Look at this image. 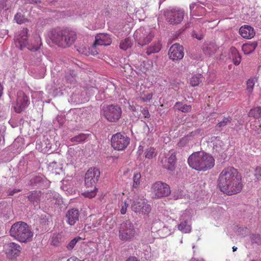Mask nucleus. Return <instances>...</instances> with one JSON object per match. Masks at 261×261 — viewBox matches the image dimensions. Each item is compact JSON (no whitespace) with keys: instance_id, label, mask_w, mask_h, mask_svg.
Listing matches in <instances>:
<instances>
[{"instance_id":"nucleus-1","label":"nucleus","mask_w":261,"mask_h":261,"mask_svg":"<svg viewBox=\"0 0 261 261\" xmlns=\"http://www.w3.org/2000/svg\"><path fill=\"white\" fill-rule=\"evenodd\" d=\"M218 186L220 190L229 195L240 192L242 189L241 177L233 167L224 168L219 176Z\"/></svg>"},{"instance_id":"nucleus-2","label":"nucleus","mask_w":261,"mask_h":261,"mask_svg":"<svg viewBox=\"0 0 261 261\" xmlns=\"http://www.w3.org/2000/svg\"><path fill=\"white\" fill-rule=\"evenodd\" d=\"M188 162L190 167L200 171L210 170L215 165L213 156L209 153L201 151L193 153L189 156Z\"/></svg>"},{"instance_id":"nucleus-3","label":"nucleus","mask_w":261,"mask_h":261,"mask_svg":"<svg viewBox=\"0 0 261 261\" xmlns=\"http://www.w3.org/2000/svg\"><path fill=\"white\" fill-rule=\"evenodd\" d=\"M48 37L58 46L66 48L74 43L76 39V34L74 31L54 29L49 32Z\"/></svg>"},{"instance_id":"nucleus-4","label":"nucleus","mask_w":261,"mask_h":261,"mask_svg":"<svg viewBox=\"0 0 261 261\" xmlns=\"http://www.w3.org/2000/svg\"><path fill=\"white\" fill-rule=\"evenodd\" d=\"M10 234L11 237L22 243L31 241L33 237V232L29 225L21 221L12 225L10 230Z\"/></svg>"},{"instance_id":"nucleus-5","label":"nucleus","mask_w":261,"mask_h":261,"mask_svg":"<svg viewBox=\"0 0 261 261\" xmlns=\"http://www.w3.org/2000/svg\"><path fill=\"white\" fill-rule=\"evenodd\" d=\"M28 30L27 29H23L20 31L19 35L15 39L16 46L21 50L25 47H27L30 50H38L42 44L40 36L37 34H34L33 35L34 41L31 43L32 46H30L28 42Z\"/></svg>"},{"instance_id":"nucleus-6","label":"nucleus","mask_w":261,"mask_h":261,"mask_svg":"<svg viewBox=\"0 0 261 261\" xmlns=\"http://www.w3.org/2000/svg\"><path fill=\"white\" fill-rule=\"evenodd\" d=\"M130 197L132 199L131 209L133 211L144 215L150 213L151 206L143 197L138 196L135 192L130 193Z\"/></svg>"},{"instance_id":"nucleus-7","label":"nucleus","mask_w":261,"mask_h":261,"mask_svg":"<svg viewBox=\"0 0 261 261\" xmlns=\"http://www.w3.org/2000/svg\"><path fill=\"white\" fill-rule=\"evenodd\" d=\"M136 234L134 224L129 220L123 221L119 229V238L124 242L132 241Z\"/></svg>"},{"instance_id":"nucleus-8","label":"nucleus","mask_w":261,"mask_h":261,"mask_svg":"<svg viewBox=\"0 0 261 261\" xmlns=\"http://www.w3.org/2000/svg\"><path fill=\"white\" fill-rule=\"evenodd\" d=\"M121 114V108L115 105L104 106L101 111V115L111 122L117 121L120 118Z\"/></svg>"},{"instance_id":"nucleus-9","label":"nucleus","mask_w":261,"mask_h":261,"mask_svg":"<svg viewBox=\"0 0 261 261\" xmlns=\"http://www.w3.org/2000/svg\"><path fill=\"white\" fill-rule=\"evenodd\" d=\"M134 38L141 46H144L150 43L154 37L151 28L147 27L140 28L134 33Z\"/></svg>"},{"instance_id":"nucleus-10","label":"nucleus","mask_w":261,"mask_h":261,"mask_svg":"<svg viewBox=\"0 0 261 261\" xmlns=\"http://www.w3.org/2000/svg\"><path fill=\"white\" fill-rule=\"evenodd\" d=\"M112 146L115 150H123L129 144V138L124 133H117L112 136Z\"/></svg>"},{"instance_id":"nucleus-11","label":"nucleus","mask_w":261,"mask_h":261,"mask_svg":"<svg viewBox=\"0 0 261 261\" xmlns=\"http://www.w3.org/2000/svg\"><path fill=\"white\" fill-rule=\"evenodd\" d=\"M151 192L153 197L160 198L168 196L170 193V188L167 184L158 181L152 185Z\"/></svg>"},{"instance_id":"nucleus-12","label":"nucleus","mask_w":261,"mask_h":261,"mask_svg":"<svg viewBox=\"0 0 261 261\" xmlns=\"http://www.w3.org/2000/svg\"><path fill=\"white\" fill-rule=\"evenodd\" d=\"M165 16L167 20L170 24H179L184 18V11L178 8H173L171 10H168L165 14Z\"/></svg>"},{"instance_id":"nucleus-13","label":"nucleus","mask_w":261,"mask_h":261,"mask_svg":"<svg viewBox=\"0 0 261 261\" xmlns=\"http://www.w3.org/2000/svg\"><path fill=\"white\" fill-rule=\"evenodd\" d=\"M112 43L110 36L108 34L100 33L95 36V40L92 48L93 55L98 54V51L95 50L97 45L108 46Z\"/></svg>"},{"instance_id":"nucleus-14","label":"nucleus","mask_w":261,"mask_h":261,"mask_svg":"<svg viewBox=\"0 0 261 261\" xmlns=\"http://www.w3.org/2000/svg\"><path fill=\"white\" fill-rule=\"evenodd\" d=\"M191 216L188 211H185L180 217V223L178 229L183 233H190L191 231Z\"/></svg>"},{"instance_id":"nucleus-15","label":"nucleus","mask_w":261,"mask_h":261,"mask_svg":"<svg viewBox=\"0 0 261 261\" xmlns=\"http://www.w3.org/2000/svg\"><path fill=\"white\" fill-rule=\"evenodd\" d=\"M28 97L22 91H19L17 93L16 102L14 107L15 111L19 113L23 111L29 104Z\"/></svg>"},{"instance_id":"nucleus-16","label":"nucleus","mask_w":261,"mask_h":261,"mask_svg":"<svg viewBox=\"0 0 261 261\" xmlns=\"http://www.w3.org/2000/svg\"><path fill=\"white\" fill-rule=\"evenodd\" d=\"M6 253L9 258H15L18 256L21 251V246L14 242L6 244L5 247Z\"/></svg>"},{"instance_id":"nucleus-17","label":"nucleus","mask_w":261,"mask_h":261,"mask_svg":"<svg viewBox=\"0 0 261 261\" xmlns=\"http://www.w3.org/2000/svg\"><path fill=\"white\" fill-rule=\"evenodd\" d=\"M169 55L170 59L173 61L182 59L184 56L183 47L179 44H174L169 49Z\"/></svg>"},{"instance_id":"nucleus-18","label":"nucleus","mask_w":261,"mask_h":261,"mask_svg":"<svg viewBox=\"0 0 261 261\" xmlns=\"http://www.w3.org/2000/svg\"><path fill=\"white\" fill-rule=\"evenodd\" d=\"M80 216L79 211L76 208H71L67 211L66 213L65 219L66 222L70 225H74L79 221Z\"/></svg>"},{"instance_id":"nucleus-19","label":"nucleus","mask_w":261,"mask_h":261,"mask_svg":"<svg viewBox=\"0 0 261 261\" xmlns=\"http://www.w3.org/2000/svg\"><path fill=\"white\" fill-rule=\"evenodd\" d=\"M161 163L164 168L173 171L175 168L176 156L174 152L171 153L169 157L165 156L161 160Z\"/></svg>"},{"instance_id":"nucleus-20","label":"nucleus","mask_w":261,"mask_h":261,"mask_svg":"<svg viewBox=\"0 0 261 261\" xmlns=\"http://www.w3.org/2000/svg\"><path fill=\"white\" fill-rule=\"evenodd\" d=\"M97 180L95 179L88 178L86 176L85 177V185L87 187H94V190H91V191H87L83 193V195L89 198H92L94 197L96 194V189L95 188V185Z\"/></svg>"},{"instance_id":"nucleus-21","label":"nucleus","mask_w":261,"mask_h":261,"mask_svg":"<svg viewBox=\"0 0 261 261\" xmlns=\"http://www.w3.org/2000/svg\"><path fill=\"white\" fill-rule=\"evenodd\" d=\"M218 48V46L213 42H205L203 44L202 47V50L203 54L208 57H211L213 55L216 53Z\"/></svg>"},{"instance_id":"nucleus-22","label":"nucleus","mask_w":261,"mask_h":261,"mask_svg":"<svg viewBox=\"0 0 261 261\" xmlns=\"http://www.w3.org/2000/svg\"><path fill=\"white\" fill-rule=\"evenodd\" d=\"M240 35L244 38L251 39L255 35V31L252 27L248 25L242 26L240 30Z\"/></svg>"},{"instance_id":"nucleus-23","label":"nucleus","mask_w":261,"mask_h":261,"mask_svg":"<svg viewBox=\"0 0 261 261\" xmlns=\"http://www.w3.org/2000/svg\"><path fill=\"white\" fill-rule=\"evenodd\" d=\"M23 147V141L22 138L17 137L10 146L14 153H19Z\"/></svg>"},{"instance_id":"nucleus-24","label":"nucleus","mask_w":261,"mask_h":261,"mask_svg":"<svg viewBox=\"0 0 261 261\" xmlns=\"http://www.w3.org/2000/svg\"><path fill=\"white\" fill-rule=\"evenodd\" d=\"M100 175V172L98 169L95 167H91L87 171L85 176L97 181Z\"/></svg>"},{"instance_id":"nucleus-25","label":"nucleus","mask_w":261,"mask_h":261,"mask_svg":"<svg viewBox=\"0 0 261 261\" xmlns=\"http://www.w3.org/2000/svg\"><path fill=\"white\" fill-rule=\"evenodd\" d=\"M257 45L256 42L247 43L242 45V49L245 54H250L255 49Z\"/></svg>"},{"instance_id":"nucleus-26","label":"nucleus","mask_w":261,"mask_h":261,"mask_svg":"<svg viewBox=\"0 0 261 261\" xmlns=\"http://www.w3.org/2000/svg\"><path fill=\"white\" fill-rule=\"evenodd\" d=\"M41 193L39 191H32L28 196V198L34 205H38L40 200Z\"/></svg>"},{"instance_id":"nucleus-27","label":"nucleus","mask_w":261,"mask_h":261,"mask_svg":"<svg viewBox=\"0 0 261 261\" xmlns=\"http://www.w3.org/2000/svg\"><path fill=\"white\" fill-rule=\"evenodd\" d=\"M230 51L231 53L232 61L233 63L236 65H238L240 63L241 60L240 55H239L237 49L234 47L231 48Z\"/></svg>"},{"instance_id":"nucleus-28","label":"nucleus","mask_w":261,"mask_h":261,"mask_svg":"<svg viewBox=\"0 0 261 261\" xmlns=\"http://www.w3.org/2000/svg\"><path fill=\"white\" fill-rule=\"evenodd\" d=\"M257 79L255 77L250 78L247 82V91L250 95L252 94L255 83Z\"/></svg>"},{"instance_id":"nucleus-29","label":"nucleus","mask_w":261,"mask_h":261,"mask_svg":"<svg viewBox=\"0 0 261 261\" xmlns=\"http://www.w3.org/2000/svg\"><path fill=\"white\" fill-rule=\"evenodd\" d=\"M132 201V197H130V195L128 198L125 200L124 201H122L121 203V209L120 212L121 214L124 215L126 213L127 208L129 205L130 202Z\"/></svg>"},{"instance_id":"nucleus-30","label":"nucleus","mask_w":261,"mask_h":261,"mask_svg":"<svg viewBox=\"0 0 261 261\" xmlns=\"http://www.w3.org/2000/svg\"><path fill=\"white\" fill-rule=\"evenodd\" d=\"M161 49V45L159 42L155 43L153 46L147 48L146 54L150 55L151 54L158 53Z\"/></svg>"},{"instance_id":"nucleus-31","label":"nucleus","mask_w":261,"mask_h":261,"mask_svg":"<svg viewBox=\"0 0 261 261\" xmlns=\"http://www.w3.org/2000/svg\"><path fill=\"white\" fill-rule=\"evenodd\" d=\"M248 116L257 119L261 118V108L256 107L250 110Z\"/></svg>"},{"instance_id":"nucleus-32","label":"nucleus","mask_w":261,"mask_h":261,"mask_svg":"<svg viewBox=\"0 0 261 261\" xmlns=\"http://www.w3.org/2000/svg\"><path fill=\"white\" fill-rule=\"evenodd\" d=\"M88 136V135L85 134H80L71 138L70 139V141L73 142L81 143L85 141L87 139Z\"/></svg>"},{"instance_id":"nucleus-33","label":"nucleus","mask_w":261,"mask_h":261,"mask_svg":"<svg viewBox=\"0 0 261 261\" xmlns=\"http://www.w3.org/2000/svg\"><path fill=\"white\" fill-rule=\"evenodd\" d=\"M202 79L203 77L201 74L193 75L190 79V84L193 87L197 86L202 81Z\"/></svg>"},{"instance_id":"nucleus-34","label":"nucleus","mask_w":261,"mask_h":261,"mask_svg":"<svg viewBox=\"0 0 261 261\" xmlns=\"http://www.w3.org/2000/svg\"><path fill=\"white\" fill-rule=\"evenodd\" d=\"M175 107L176 109L182 112H188L191 110V107L190 105H184L181 102H176Z\"/></svg>"},{"instance_id":"nucleus-35","label":"nucleus","mask_w":261,"mask_h":261,"mask_svg":"<svg viewBox=\"0 0 261 261\" xmlns=\"http://www.w3.org/2000/svg\"><path fill=\"white\" fill-rule=\"evenodd\" d=\"M141 175L139 172H135L133 175V187L137 188L139 187L141 182Z\"/></svg>"},{"instance_id":"nucleus-36","label":"nucleus","mask_w":261,"mask_h":261,"mask_svg":"<svg viewBox=\"0 0 261 261\" xmlns=\"http://www.w3.org/2000/svg\"><path fill=\"white\" fill-rule=\"evenodd\" d=\"M132 44V42L130 39L125 38L121 41L120 44V47L121 49L125 50L128 48L130 47Z\"/></svg>"},{"instance_id":"nucleus-37","label":"nucleus","mask_w":261,"mask_h":261,"mask_svg":"<svg viewBox=\"0 0 261 261\" xmlns=\"http://www.w3.org/2000/svg\"><path fill=\"white\" fill-rule=\"evenodd\" d=\"M58 195L55 192H47L46 194V198L49 202L56 203Z\"/></svg>"},{"instance_id":"nucleus-38","label":"nucleus","mask_w":261,"mask_h":261,"mask_svg":"<svg viewBox=\"0 0 261 261\" xmlns=\"http://www.w3.org/2000/svg\"><path fill=\"white\" fill-rule=\"evenodd\" d=\"M250 239L252 244H255L257 245L261 244V238L259 234L252 233L250 234Z\"/></svg>"},{"instance_id":"nucleus-39","label":"nucleus","mask_w":261,"mask_h":261,"mask_svg":"<svg viewBox=\"0 0 261 261\" xmlns=\"http://www.w3.org/2000/svg\"><path fill=\"white\" fill-rule=\"evenodd\" d=\"M145 155L146 158L152 159L156 155L155 149L152 147L148 148L145 151Z\"/></svg>"},{"instance_id":"nucleus-40","label":"nucleus","mask_w":261,"mask_h":261,"mask_svg":"<svg viewBox=\"0 0 261 261\" xmlns=\"http://www.w3.org/2000/svg\"><path fill=\"white\" fill-rule=\"evenodd\" d=\"M82 238L81 237H76L73 239L72 240L70 241V242L69 243V244L67 245V248L68 250H72L74 247L75 246V244L77 243V242L81 240Z\"/></svg>"},{"instance_id":"nucleus-41","label":"nucleus","mask_w":261,"mask_h":261,"mask_svg":"<svg viewBox=\"0 0 261 261\" xmlns=\"http://www.w3.org/2000/svg\"><path fill=\"white\" fill-rule=\"evenodd\" d=\"M14 19L18 24H22L24 23L26 20L23 15L20 13H17L15 15Z\"/></svg>"},{"instance_id":"nucleus-42","label":"nucleus","mask_w":261,"mask_h":261,"mask_svg":"<svg viewBox=\"0 0 261 261\" xmlns=\"http://www.w3.org/2000/svg\"><path fill=\"white\" fill-rule=\"evenodd\" d=\"M232 119L230 117H227L224 118L223 120L221 121L217 124V126L219 127H222L226 126L231 121Z\"/></svg>"},{"instance_id":"nucleus-43","label":"nucleus","mask_w":261,"mask_h":261,"mask_svg":"<svg viewBox=\"0 0 261 261\" xmlns=\"http://www.w3.org/2000/svg\"><path fill=\"white\" fill-rule=\"evenodd\" d=\"M188 143V138L184 137L181 138L179 142L178 143V145L179 147H184Z\"/></svg>"},{"instance_id":"nucleus-44","label":"nucleus","mask_w":261,"mask_h":261,"mask_svg":"<svg viewBox=\"0 0 261 261\" xmlns=\"http://www.w3.org/2000/svg\"><path fill=\"white\" fill-rule=\"evenodd\" d=\"M152 97V93H149L147 94H144V96L142 97V99L144 101H148L151 99Z\"/></svg>"},{"instance_id":"nucleus-45","label":"nucleus","mask_w":261,"mask_h":261,"mask_svg":"<svg viewBox=\"0 0 261 261\" xmlns=\"http://www.w3.org/2000/svg\"><path fill=\"white\" fill-rule=\"evenodd\" d=\"M102 220L101 218H99V219L96 220L95 222H93V223L92 224V226L94 228L99 226V225H100L101 224Z\"/></svg>"},{"instance_id":"nucleus-46","label":"nucleus","mask_w":261,"mask_h":261,"mask_svg":"<svg viewBox=\"0 0 261 261\" xmlns=\"http://www.w3.org/2000/svg\"><path fill=\"white\" fill-rule=\"evenodd\" d=\"M192 36L199 40L202 39L203 38V35L202 34H198L196 32H193Z\"/></svg>"},{"instance_id":"nucleus-47","label":"nucleus","mask_w":261,"mask_h":261,"mask_svg":"<svg viewBox=\"0 0 261 261\" xmlns=\"http://www.w3.org/2000/svg\"><path fill=\"white\" fill-rule=\"evenodd\" d=\"M255 176L257 178L261 176V168H256L255 170Z\"/></svg>"},{"instance_id":"nucleus-48","label":"nucleus","mask_w":261,"mask_h":261,"mask_svg":"<svg viewBox=\"0 0 261 261\" xmlns=\"http://www.w3.org/2000/svg\"><path fill=\"white\" fill-rule=\"evenodd\" d=\"M110 222L111 223L112 222V224H111L110 225H108V224L105 226V228L106 230H110L111 229H112V228L113 227V224L114 223V221H112V220H110Z\"/></svg>"},{"instance_id":"nucleus-49","label":"nucleus","mask_w":261,"mask_h":261,"mask_svg":"<svg viewBox=\"0 0 261 261\" xmlns=\"http://www.w3.org/2000/svg\"><path fill=\"white\" fill-rule=\"evenodd\" d=\"M19 191H20L19 190H16V189H14L13 190H10L8 191V195H13L15 193L19 192Z\"/></svg>"},{"instance_id":"nucleus-50","label":"nucleus","mask_w":261,"mask_h":261,"mask_svg":"<svg viewBox=\"0 0 261 261\" xmlns=\"http://www.w3.org/2000/svg\"><path fill=\"white\" fill-rule=\"evenodd\" d=\"M67 261H83L80 259H79L78 258H77L75 256H72L68 258Z\"/></svg>"},{"instance_id":"nucleus-51","label":"nucleus","mask_w":261,"mask_h":261,"mask_svg":"<svg viewBox=\"0 0 261 261\" xmlns=\"http://www.w3.org/2000/svg\"><path fill=\"white\" fill-rule=\"evenodd\" d=\"M252 129H254V130L257 133H259L260 132V126L259 125L258 126V128H256V129H255L254 128H252Z\"/></svg>"},{"instance_id":"nucleus-52","label":"nucleus","mask_w":261,"mask_h":261,"mask_svg":"<svg viewBox=\"0 0 261 261\" xmlns=\"http://www.w3.org/2000/svg\"><path fill=\"white\" fill-rule=\"evenodd\" d=\"M126 261H138L136 257H129Z\"/></svg>"},{"instance_id":"nucleus-53","label":"nucleus","mask_w":261,"mask_h":261,"mask_svg":"<svg viewBox=\"0 0 261 261\" xmlns=\"http://www.w3.org/2000/svg\"><path fill=\"white\" fill-rule=\"evenodd\" d=\"M196 6V4H192L190 5V9L191 10V11H192L193 9H194V8H195V7Z\"/></svg>"},{"instance_id":"nucleus-54","label":"nucleus","mask_w":261,"mask_h":261,"mask_svg":"<svg viewBox=\"0 0 261 261\" xmlns=\"http://www.w3.org/2000/svg\"><path fill=\"white\" fill-rule=\"evenodd\" d=\"M29 3H37V0H26Z\"/></svg>"},{"instance_id":"nucleus-55","label":"nucleus","mask_w":261,"mask_h":261,"mask_svg":"<svg viewBox=\"0 0 261 261\" xmlns=\"http://www.w3.org/2000/svg\"><path fill=\"white\" fill-rule=\"evenodd\" d=\"M190 261H204L203 259H196V258H192Z\"/></svg>"},{"instance_id":"nucleus-56","label":"nucleus","mask_w":261,"mask_h":261,"mask_svg":"<svg viewBox=\"0 0 261 261\" xmlns=\"http://www.w3.org/2000/svg\"><path fill=\"white\" fill-rule=\"evenodd\" d=\"M71 80H70V82L71 84H74L75 79L73 77H71Z\"/></svg>"},{"instance_id":"nucleus-57","label":"nucleus","mask_w":261,"mask_h":261,"mask_svg":"<svg viewBox=\"0 0 261 261\" xmlns=\"http://www.w3.org/2000/svg\"><path fill=\"white\" fill-rule=\"evenodd\" d=\"M138 151H140V154L141 153V152L143 151V147L141 146H140L139 147V150H138Z\"/></svg>"},{"instance_id":"nucleus-58","label":"nucleus","mask_w":261,"mask_h":261,"mask_svg":"<svg viewBox=\"0 0 261 261\" xmlns=\"http://www.w3.org/2000/svg\"><path fill=\"white\" fill-rule=\"evenodd\" d=\"M82 49H83L82 48H79V49H77V50H78L80 53H83V54H85L84 51L82 50ZM85 54H86V55H87V53H85Z\"/></svg>"},{"instance_id":"nucleus-59","label":"nucleus","mask_w":261,"mask_h":261,"mask_svg":"<svg viewBox=\"0 0 261 261\" xmlns=\"http://www.w3.org/2000/svg\"><path fill=\"white\" fill-rule=\"evenodd\" d=\"M232 248L233 251H236L237 250V247L235 246H233Z\"/></svg>"},{"instance_id":"nucleus-60","label":"nucleus","mask_w":261,"mask_h":261,"mask_svg":"<svg viewBox=\"0 0 261 261\" xmlns=\"http://www.w3.org/2000/svg\"><path fill=\"white\" fill-rule=\"evenodd\" d=\"M147 116H145V117H148V116H149V113H148V112H147Z\"/></svg>"},{"instance_id":"nucleus-61","label":"nucleus","mask_w":261,"mask_h":261,"mask_svg":"<svg viewBox=\"0 0 261 261\" xmlns=\"http://www.w3.org/2000/svg\"><path fill=\"white\" fill-rule=\"evenodd\" d=\"M195 248V246L194 245V246H193V248Z\"/></svg>"}]
</instances>
